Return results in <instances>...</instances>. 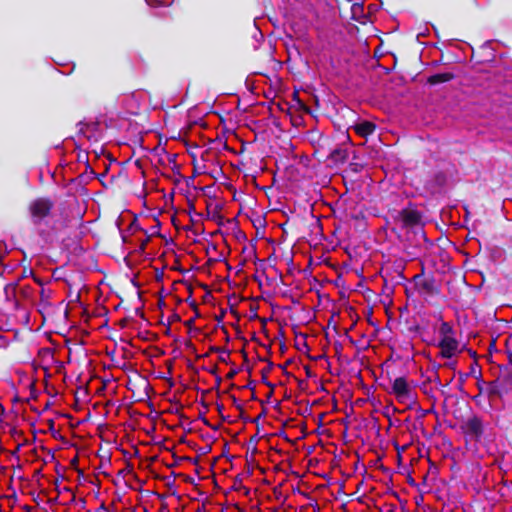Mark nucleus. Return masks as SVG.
<instances>
[{"label": "nucleus", "mask_w": 512, "mask_h": 512, "mask_svg": "<svg viewBox=\"0 0 512 512\" xmlns=\"http://www.w3.org/2000/svg\"><path fill=\"white\" fill-rule=\"evenodd\" d=\"M259 360L262 362L266 361L268 363V365L261 370V381L263 384H265L267 387L270 388V391L266 395V401H269L273 395L275 385L272 384L268 379H266V374H268L272 370V368L274 367V364H273V362H271L263 357H259Z\"/></svg>", "instance_id": "nucleus-14"}, {"label": "nucleus", "mask_w": 512, "mask_h": 512, "mask_svg": "<svg viewBox=\"0 0 512 512\" xmlns=\"http://www.w3.org/2000/svg\"><path fill=\"white\" fill-rule=\"evenodd\" d=\"M164 400H165L164 393H162V403L164 402ZM166 401L168 402L169 405L166 408L162 407V414H164V413L175 414V413H178L180 411V409L182 408V406L179 404V402H173L171 398L166 399Z\"/></svg>", "instance_id": "nucleus-19"}, {"label": "nucleus", "mask_w": 512, "mask_h": 512, "mask_svg": "<svg viewBox=\"0 0 512 512\" xmlns=\"http://www.w3.org/2000/svg\"><path fill=\"white\" fill-rule=\"evenodd\" d=\"M261 439V436H259L258 433H256L255 435L251 436L250 439H249V447H250V450H251V454L254 455L258 452V449H257V443L258 441Z\"/></svg>", "instance_id": "nucleus-25"}, {"label": "nucleus", "mask_w": 512, "mask_h": 512, "mask_svg": "<svg viewBox=\"0 0 512 512\" xmlns=\"http://www.w3.org/2000/svg\"><path fill=\"white\" fill-rule=\"evenodd\" d=\"M173 472L169 476H163L162 475V482L163 484L169 489V493L171 495L175 494V491H173V485H174V479H172Z\"/></svg>", "instance_id": "nucleus-26"}, {"label": "nucleus", "mask_w": 512, "mask_h": 512, "mask_svg": "<svg viewBox=\"0 0 512 512\" xmlns=\"http://www.w3.org/2000/svg\"><path fill=\"white\" fill-rule=\"evenodd\" d=\"M236 238L238 240H246V235L244 232H242L241 230H238L237 234H236Z\"/></svg>", "instance_id": "nucleus-55"}, {"label": "nucleus", "mask_w": 512, "mask_h": 512, "mask_svg": "<svg viewBox=\"0 0 512 512\" xmlns=\"http://www.w3.org/2000/svg\"><path fill=\"white\" fill-rule=\"evenodd\" d=\"M460 431L464 435L466 443L479 442L485 431L483 419L476 414H472L460 425Z\"/></svg>", "instance_id": "nucleus-4"}, {"label": "nucleus", "mask_w": 512, "mask_h": 512, "mask_svg": "<svg viewBox=\"0 0 512 512\" xmlns=\"http://www.w3.org/2000/svg\"><path fill=\"white\" fill-rule=\"evenodd\" d=\"M456 78V75L453 72H443V73H436L433 75H430L427 78V84L435 86L441 83H446L449 81H452Z\"/></svg>", "instance_id": "nucleus-15"}, {"label": "nucleus", "mask_w": 512, "mask_h": 512, "mask_svg": "<svg viewBox=\"0 0 512 512\" xmlns=\"http://www.w3.org/2000/svg\"><path fill=\"white\" fill-rule=\"evenodd\" d=\"M348 157L349 151L346 147L343 146L331 149L326 156V158L331 160L334 165L344 164L348 160Z\"/></svg>", "instance_id": "nucleus-10"}, {"label": "nucleus", "mask_w": 512, "mask_h": 512, "mask_svg": "<svg viewBox=\"0 0 512 512\" xmlns=\"http://www.w3.org/2000/svg\"><path fill=\"white\" fill-rule=\"evenodd\" d=\"M159 457L158 453H155L153 455L145 457L144 460H142L141 465L144 469H149L151 473L153 474L154 478H158L159 476L156 474V472L151 468L152 464L157 461Z\"/></svg>", "instance_id": "nucleus-20"}, {"label": "nucleus", "mask_w": 512, "mask_h": 512, "mask_svg": "<svg viewBox=\"0 0 512 512\" xmlns=\"http://www.w3.org/2000/svg\"><path fill=\"white\" fill-rule=\"evenodd\" d=\"M24 444H26V442H24L23 444H18V445L16 446V448L11 452V455H12V456H14V457H16L18 461H19V459H20V458H19L18 453H19V451H20L21 447H22Z\"/></svg>", "instance_id": "nucleus-44"}, {"label": "nucleus", "mask_w": 512, "mask_h": 512, "mask_svg": "<svg viewBox=\"0 0 512 512\" xmlns=\"http://www.w3.org/2000/svg\"><path fill=\"white\" fill-rule=\"evenodd\" d=\"M485 393L489 399L502 398L504 395H507L498 377L495 380L487 383Z\"/></svg>", "instance_id": "nucleus-12"}, {"label": "nucleus", "mask_w": 512, "mask_h": 512, "mask_svg": "<svg viewBox=\"0 0 512 512\" xmlns=\"http://www.w3.org/2000/svg\"><path fill=\"white\" fill-rule=\"evenodd\" d=\"M391 393L400 401L413 400V390L410 388L405 377H397L392 384Z\"/></svg>", "instance_id": "nucleus-8"}, {"label": "nucleus", "mask_w": 512, "mask_h": 512, "mask_svg": "<svg viewBox=\"0 0 512 512\" xmlns=\"http://www.w3.org/2000/svg\"><path fill=\"white\" fill-rule=\"evenodd\" d=\"M396 285H392L390 282L383 281V293H385L387 296H390L394 293Z\"/></svg>", "instance_id": "nucleus-33"}, {"label": "nucleus", "mask_w": 512, "mask_h": 512, "mask_svg": "<svg viewBox=\"0 0 512 512\" xmlns=\"http://www.w3.org/2000/svg\"><path fill=\"white\" fill-rule=\"evenodd\" d=\"M10 434L12 437L21 436L22 432L17 430L15 427L10 430Z\"/></svg>", "instance_id": "nucleus-53"}, {"label": "nucleus", "mask_w": 512, "mask_h": 512, "mask_svg": "<svg viewBox=\"0 0 512 512\" xmlns=\"http://www.w3.org/2000/svg\"><path fill=\"white\" fill-rule=\"evenodd\" d=\"M352 18L358 20L359 14L363 12V5L359 3H353L351 5Z\"/></svg>", "instance_id": "nucleus-30"}, {"label": "nucleus", "mask_w": 512, "mask_h": 512, "mask_svg": "<svg viewBox=\"0 0 512 512\" xmlns=\"http://www.w3.org/2000/svg\"><path fill=\"white\" fill-rule=\"evenodd\" d=\"M241 354L243 356L244 363H248V355L244 349L241 350Z\"/></svg>", "instance_id": "nucleus-60"}, {"label": "nucleus", "mask_w": 512, "mask_h": 512, "mask_svg": "<svg viewBox=\"0 0 512 512\" xmlns=\"http://www.w3.org/2000/svg\"><path fill=\"white\" fill-rule=\"evenodd\" d=\"M422 219V212L412 202H409L406 207L398 211L394 217V221L399 222L403 229H409V231L423 227Z\"/></svg>", "instance_id": "nucleus-2"}, {"label": "nucleus", "mask_w": 512, "mask_h": 512, "mask_svg": "<svg viewBox=\"0 0 512 512\" xmlns=\"http://www.w3.org/2000/svg\"><path fill=\"white\" fill-rule=\"evenodd\" d=\"M141 216L145 220H160V209L158 208L156 202L143 201V210L141 212Z\"/></svg>", "instance_id": "nucleus-11"}, {"label": "nucleus", "mask_w": 512, "mask_h": 512, "mask_svg": "<svg viewBox=\"0 0 512 512\" xmlns=\"http://www.w3.org/2000/svg\"><path fill=\"white\" fill-rule=\"evenodd\" d=\"M291 363H292V360L288 359L284 364H279L278 367L280 369H282L287 376H291V374L286 371L287 366L290 365Z\"/></svg>", "instance_id": "nucleus-42"}, {"label": "nucleus", "mask_w": 512, "mask_h": 512, "mask_svg": "<svg viewBox=\"0 0 512 512\" xmlns=\"http://www.w3.org/2000/svg\"><path fill=\"white\" fill-rule=\"evenodd\" d=\"M161 463H162V466L165 465L167 468H172L175 464V463H166L164 457H162Z\"/></svg>", "instance_id": "nucleus-58"}, {"label": "nucleus", "mask_w": 512, "mask_h": 512, "mask_svg": "<svg viewBox=\"0 0 512 512\" xmlns=\"http://www.w3.org/2000/svg\"><path fill=\"white\" fill-rule=\"evenodd\" d=\"M78 462H79V458L78 456L76 455L75 457H73L70 461V465L73 467V468H77V465H78Z\"/></svg>", "instance_id": "nucleus-52"}, {"label": "nucleus", "mask_w": 512, "mask_h": 512, "mask_svg": "<svg viewBox=\"0 0 512 512\" xmlns=\"http://www.w3.org/2000/svg\"><path fill=\"white\" fill-rule=\"evenodd\" d=\"M438 346L442 358H452L459 351V343L454 337L441 338Z\"/></svg>", "instance_id": "nucleus-9"}, {"label": "nucleus", "mask_w": 512, "mask_h": 512, "mask_svg": "<svg viewBox=\"0 0 512 512\" xmlns=\"http://www.w3.org/2000/svg\"><path fill=\"white\" fill-rule=\"evenodd\" d=\"M101 510H106V511H109V512H111V511H112L110 508L106 507L104 503H102V504L100 505V507L97 509V512H98V511H101Z\"/></svg>", "instance_id": "nucleus-61"}, {"label": "nucleus", "mask_w": 512, "mask_h": 512, "mask_svg": "<svg viewBox=\"0 0 512 512\" xmlns=\"http://www.w3.org/2000/svg\"><path fill=\"white\" fill-rule=\"evenodd\" d=\"M354 129L358 135L367 137L375 132L376 125L370 121H362L356 124Z\"/></svg>", "instance_id": "nucleus-16"}, {"label": "nucleus", "mask_w": 512, "mask_h": 512, "mask_svg": "<svg viewBox=\"0 0 512 512\" xmlns=\"http://www.w3.org/2000/svg\"><path fill=\"white\" fill-rule=\"evenodd\" d=\"M231 399H232L233 405H234V406L239 410V412H240L239 417H240L244 422H248L249 417H246V416L244 415V408H243V406L238 402V399H237L234 395H231Z\"/></svg>", "instance_id": "nucleus-27"}, {"label": "nucleus", "mask_w": 512, "mask_h": 512, "mask_svg": "<svg viewBox=\"0 0 512 512\" xmlns=\"http://www.w3.org/2000/svg\"><path fill=\"white\" fill-rule=\"evenodd\" d=\"M335 355L340 360L342 356L343 345L339 341L334 342Z\"/></svg>", "instance_id": "nucleus-36"}, {"label": "nucleus", "mask_w": 512, "mask_h": 512, "mask_svg": "<svg viewBox=\"0 0 512 512\" xmlns=\"http://www.w3.org/2000/svg\"><path fill=\"white\" fill-rule=\"evenodd\" d=\"M293 97H294V99H297L298 103L300 104V106H301L305 111L309 112V109H308V108H306V107L304 106V104L299 100V98H298V93H297V92H294V93H293Z\"/></svg>", "instance_id": "nucleus-54"}, {"label": "nucleus", "mask_w": 512, "mask_h": 512, "mask_svg": "<svg viewBox=\"0 0 512 512\" xmlns=\"http://www.w3.org/2000/svg\"><path fill=\"white\" fill-rule=\"evenodd\" d=\"M477 388L480 392V394L485 392V388L487 387V383H485L481 378L477 379Z\"/></svg>", "instance_id": "nucleus-39"}, {"label": "nucleus", "mask_w": 512, "mask_h": 512, "mask_svg": "<svg viewBox=\"0 0 512 512\" xmlns=\"http://www.w3.org/2000/svg\"><path fill=\"white\" fill-rule=\"evenodd\" d=\"M54 208V201L49 197H38L30 202L28 206L29 213L34 224L41 223L51 214Z\"/></svg>", "instance_id": "nucleus-5"}, {"label": "nucleus", "mask_w": 512, "mask_h": 512, "mask_svg": "<svg viewBox=\"0 0 512 512\" xmlns=\"http://www.w3.org/2000/svg\"><path fill=\"white\" fill-rule=\"evenodd\" d=\"M408 330H409L410 332H418V331L420 330V326H419L418 324H415V325H413V326H410V327L408 328Z\"/></svg>", "instance_id": "nucleus-57"}, {"label": "nucleus", "mask_w": 512, "mask_h": 512, "mask_svg": "<svg viewBox=\"0 0 512 512\" xmlns=\"http://www.w3.org/2000/svg\"><path fill=\"white\" fill-rule=\"evenodd\" d=\"M111 180H112V181H115V180H117V181H123V182H125V183L129 182V180H128V174H127V172H126V171H124L123 169H120V170H119V172H118V174H117L116 176H115V175H112Z\"/></svg>", "instance_id": "nucleus-32"}, {"label": "nucleus", "mask_w": 512, "mask_h": 512, "mask_svg": "<svg viewBox=\"0 0 512 512\" xmlns=\"http://www.w3.org/2000/svg\"><path fill=\"white\" fill-rule=\"evenodd\" d=\"M228 450H229V447H228V444L225 443L224 447H223V452H222V456H225L227 457L229 460H232L234 458V456H229L228 455Z\"/></svg>", "instance_id": "nucleus-48"}, {"label": "nucleus", "mask_w": 512, "mask_h": 512, "mask_svg": "<svg viewBox=\"0 0 512 512\" xmlns=\"http://www.w3.org/2000/svg\"><path fill=\"white\" fill-rule=\"evenodd\" d=\"M312 143L318 145V148L315 150V153H319V149H323L326 145L329 144V138L324 137L319 132H312Z\"/></svg>", "instance_id": "nucleus-17"}, {"label": "nucleus", "mask_w": 512, "mask_h": 512, "mask_svg": "<svg viewBox=\"0 0 512 512\" xmlns=\"http://www.w3.org/2000/svg\"><path fill=\"white\" fill-rule=\"evenodd\" d=\"M439 333L441 338L453 337V327L448 322H442L440 325Z\"/></svg>", "instance_id": "nucleus-22"}, {"label": "nucleus", "mask_w": 512, "mask_h": 512, "mask_svg": "<svg viewBox=\"0 0 512 512\" xmlns=\"http://www.w3.org/2000/svg\"><path fill=\"white\" fill-rule=\"evenodd\" d=\"M228 358L229 356H223V355H220L219 356V361L223 362V363H228Z\"/></svg>", "instance_id": "nucleus-62"}, {"label": "nucleus", "mask_w": 512, "mask_h": 512, "mask_svg": "<svg viewBox=\"0 0 512 512\" xmlns=\"http://www.w3.org/2000/svg\"><path fill=\"white\" fill-rule=\"evenodd\" d=\"M241 483H242V477H241V475H240V474H238V475H236V476H235V478H234V486H233V488H234L235 490H237V489H238L237 485H239V486H240V485H241Z\"/></svg>", "instance_id": "nucleus-46"}, {"label": "nucleus", "mask_w": 512, "mask_h": 512, "mask_svg": "<svg viewBox=\"0 0 512 512\" xmlns=\"http://www.w3.org/2000/svg\"><path fill=\"white\" fill-rule=\"evenodd\" d=\"M161 379H162V386H163L164 384H166V385L168 386V388H169V389L173 386V382H172V380H171L170 378H167V377H165V376H163V375H162V376H161Z\"/></svg>", "instance_id": "nucleus-45"}, {"label": "nucleus", "mask_w": 512, "mask_h": 512, "mask_svg": "<svg viewBox=\"0 0 512 512\" xmlns=\"http://www.w3.org/2000/svg\"><path fill=\"white\" fill-rule=\"evenodd\" d=\"M331 325L333 326V329L335 331H337V325L334 323V315H332L330 317V319L328 320V326H331Z\"/></svg>", "instance_id": "nucleus-56"}, {"label": "nucleus", "mask_w": 512, "mask_h": 512, "mask_svg": "<svg viewBox=\"0 0 512 512\" xmlns=\"http://www.w3.org/2000/svg\"><path fill=\"white\" fill-rule=\"evenodd\" d=\"M469 355L475 360H477V353L474 350L468 349Z\"/></svg>", "instance_id": "nucleus-59"}, {"label": "nucleus", "mask_w": 512, "mask_h": 512, "mask_svg": "<svg viewBox=\"0 0 512 512\" xmlns=\"http://www.w3.org/2000/svg\"><path fill=\"white\" fill-rule=\"evenodd\" d=\"M404 265L400 263H394L392 266L382 268L381 277L383 281L390 282L392 285H402L405 281L404 276Z\"/></svg>", "instance_id": "nucleus-7"}, {"label": "nucleus", "mask_w": 512, "mask_h": 512, "mask_svg": "<svg viewBox=\"0 0 512 512\" xmlns=\"http://www.w3.org/2000/svg\"><path fill=\"white\" fill-rule=\"evenodd\" d=\"M403 245L405 253L411 257V259H414L420 255L422 251L429 250L433 246V243L427 238L423 227H419L407 232Z\"/></svg>", "instance_id": "nucleus-1"}, {"label": "nucleus", "mask_w": 512, "mask_h": 512, "mask_svg": "<svg viewBox=\"0 0 512 512\" xmlns=\"http://www.w3.org/2000/svg\"><path fill=\"white\" fill-rule=\"evenodd\" d=\"M300 337L301 340H296V343H295V348L298 350V351H301V352H304V353H308L310 348L308 346V343H307V334L306 333H296V339Z\"/></svg>", "instance_id": "nucleus-18"}, {"label": "nucleus", "mask_w": 512, "mask_h": 512, "mask_svg": "<svg viewBox=\"0 0 512 512\" xmlns=\"http://www.w3.org/2000/svg\"><path fill=\"white\" fill-rule=\"evenodd\" d=\"M278 436L282 437L285 441L291 443V439L287 436V434L285 433L284 430H280L278 433H277Z\"/></svg>", "instance_id": "nucleus-50"}, {"label": "nucleus", "mask_w": 512, "mask_h": 512, "mask_svg": "<svg viewBox=\"0 0 512 512\" xmlns=\"http://www.w3.org/2000/svg\"><path fill=\"white\" fill-rule=\"evenodd\" d=\"M33 476H34V477H36V478L42 477V476H43V475H42V469H38V470H36V471L34 472V475H33Z\"/></svg>", "instance_id": "nucleus-63"}, {"label": "nucleus", "mask_w": 512, "mask_h": 512, "mask_svg": "<svg viewBox=\"0 0 512 512\" xmlns=\"http://www.w3.org/2000/svg\"><path fill=\"white\" fill-rule=\"evenodd\" d=\"M498 378L501 382L503 389H505V393L508 394L512 391V364L500 367V374Z\"/></svg>", "instance_id": "nucleus-13"}, {"label": "nucleus", "mask_w": 512, "mask_h": 512, "mask_svg": "<svg viewBox=\"0 0 512 512\" xmlns=\"http://www.w3.org/2000/svg\"><path fill=\"white\" fill-rule=\"evenodd\" d=\"M424 265H422L421 273L415 275L413 277V281L415 283V289L417 292L424 297H436L441 293V287L439 283L436 281L434 275L429 273L426 275L424 273Z\"/></svg>", "instance_id": "nucleus-3"}, {"label": "nucleus", "mask_w": 512, "mask_h": 512, "mask_svg": "<svg viewBox=\"0 0 512 512\" xmlns=\"http://www.w3.org/2000/svg\"><path fill=\"white\" fill-rule=\"evenodd\" d=\"M243 389H250L251 391L255 390V382L253 380H249L248 384L242 387Z\"/></svg>", "instance_id": "nucleus-51"}, {"label": "nucleus", "mask_w": 512, "mask_h": 512, "mask_svg": "<svg viewBox=\"0 0 512 512\" xmlns=\"http://www.w3.org/2000/svg\"><path fill=\"white\" fill-rule=\"evenodd\" d=\"M241 370V368H232L226 375L227 379H233Z\"/></svg>", "instance_id": "nucleus-41"}, {"label": "nucleus", "mask_w": 512, "mask_h": 512, "mask_svg": "<svg viewBox=\"0 0 512 512\" xmlns=\"http://www.w3.org/2000/svg\"><path fill=\"white\" fill-rule=\"evenodd\" d=\"M221 207L219 205H215L214 210L212 212V219L217 222L218 225L223 224V216L219 213Z\"/></svg>", "instance_id": "nucleus-31"}, {"label": "nucleus", "mask_w": 512, "mask_h": 512, "mask_svg": "<svg viewBox=\"0 0 512 512\" xmlns=\"http://www.w3.org/2000/svg\"><path fill=\"white\" fill-rule=\"evenodd\" d=\"M298 386L300 389H304V386L306 385V382L304 380L297 379Z\"/></svg>", "instance_id": "nucleus-64"}, {"label": "nucleus", "mask_w": 512, "mask_h": 512, "mask_svg": "<svg viewBox=\"0 0 512 512\" xmlns=\"http://www.w3.org/2000/svg\"><path fill=\"white\" fill-rule=\"evenodd\" d=\"M364 168V165L359 162H350L348 165V171L354 174L360 173Z\"/></svg>", "instance_id": "nucleus-28"}, {"label": "nucleus", "mask_w": 512, "mask_h": 512, "mask_svg": "<svg viewBox=\"0 0 512 512\" xmlns=\"http://www.w3.org/2000/svg\"><path fill=\"white\" fill-rule=\"evenodd\" d=\"M209 352L225 353V354H227V356L230 355V351L229 350H227L225 348L217 347V346H211L209 348Z\"/></svg>", "instance_id": "nucleus-38"}, {"label": "nucleus", "mask_w": 512, "mask_h": 512, "mask_svg": "<svg viewBox=\"0 0 512 512\" xmlns=\"http://www.w3.org/2000/svg\"><path fill=\"white\" fill-rule=\"evenodd\" d=\"M148 405L151 408V412L148 415V417L152 419V425H151L150 429L147 430V433L148 434L149 433L155 434V432H156V419L160 417V412L155 410L154 404L151 401L148 402Z\"/></svg>", "instance_id": "nucleus-21"}, {"label": "nucleus", "mask_w": 512, "mask_h": 512, "mask_svg": "<svg viewBox=\"0 0 512 512\" xmlns=\"http://www.w3.org/2000/svg\"><path fill=\"white\" fill-rule=\"evenodd\" d=\"M158 137L160 138V134H158ZM160 146V139L158 140L157 146L153 149L152 158H151V165L152 170L155 173V176H157L158 172V164H160V155L156 153L157 148ZM157 179L158 177L152 178L149 182L146 183V194L144 196L143 201L148 202H156L157 198L154 197L151 193V191H157Z\"/></svg>", "instance_id": "nucleus-6"}, {"label": "nucleus", "mask_w": 512, "mask_h": 512, "mask_svg": "<svg viewBox=\"0 0 512 512\" xmlns=\"http://www.w3.org/2000/svg\"><path fill=\"white\" fill-rule=\"evenodd\" d=\"M474 376L476 379L482 378L481 369L478 368V362L475 360L471 365L469 372L464 374V377Z\"/></svg>", "instance_id": "nucleus-23"}, {"label": "nucleus", "mask_w": 512, "mask_h": 512, "mask_svg": "<svg viewBox=\"0 0 512 512\" xmlns=\"http://www.w3.org/2000/svg\"><path fill=\"white\" fill-rule=\"evenodd\" d=\"M40 297H41L42 302H45V304L48 305L49 304L48 300L51 297V291L50 290L47 291L44 288H42L40 291Z\"/></svg>", "instance_id": "nucleus-34"}, {"label": "nucleus", "mask_w": 512, "mask_h": 512, "mask_svg": "<svg viewBox=\"0 0 512 512\" xmlns=\"http://www.w3.org/2000/svg\"><path fill=\"white\" fill-rule=\"evenodd\" d=\"M47 422H48V426H49V431L51 432L53 438L58 439L60 436H59V433L57 431H55L54 420L49 419Z\"/></svg>", "instance_id": "nucleus-37"}, {"label": "nucleus", "mask_w": 512, "mask_h": 512, "mask_svg": "<svg viewBox=\"0 0 512 512\" xmlns=\"http://www.w3.org/2000/svg\"><path fill=\"white\" fill-rule=\"evenodd\" d=\"M155 225H152L145 232L147 237H160V220L154 221Z\"/></svg>", "instance_id": "nucleus-24"}, {"label": "nucleus", "mask_w": 512, "mask_h": 512, "mask_svg": "<svg viewBox=\"0 0 512 512\" xmlns=\"http://www.w3.org/2000/svg\"><path fill=\"white\" fill-rule=\"evenodd\" d=\"M245 458H246L247 472H248V474H252L253 473L252 462L254 461V459L252 457L249 458L248 455H246Z\"/></svg>", "instance_id": "nucleus-40"}, {"label": "nucleus", "mask_w": 512, "mask_h": 512, "mask_svg": "<svg viewBox=\"0 0 512 512\" xmlns=\"http://www.w3.org/2000/svg\"><path fill=\"white\" fill-rule=\"evenodd\" d=\"M252 224H253L254 228L256 229V232H257V233H258V231H259L260 229H263V230H264V229H265V227H266V221H265V219H264L263 217H261V216H257V218H256V219L252 220Z\"/></svg>", "instance_id": "nucleus-29"}, {"label": "nucleus", "mask_w": 512, "mask_h": 512, "mask_svg": "<svg viewBox=\"0 0 512 512\" xmlns=\"http://www.w3.org/2000/svg\"><path fill=\"white\" fill-rule=\"evenodd\" d=\"M216 406H217V411H218V413H219V415H220L221 419H222L223 421H225V420H226V417L223 415L224 405H223V404H219V403H217V405H216Z\"/></svg>", "instance_id": "nucleus-47"}, {"label": "nucleus", "mask_w": 512, "mask_h": 512, "mask_svg": "<svg viewBox=\"0 0 512 512\" xmlns=\"http://www.w3.org/2000/svg\"><path fill=\"white\" fill-rule=\"evenodd\" d=\"M266 415V409L263 408L262 412L256 418H249L248 422L258 424L259 420ZM260 427L257 425V433L259 434Z\"/></svg>", "instance_id": "nucleus-35"}, {"label": "nucleus", "mask_w": 512, "mask_h": 512, "mask_svg": "<svg viewBox=\"0 0 512 512\" xmlns=\"http://www.w3.org/2000/svg\"><path fill=\"white\" fill-rule=\"evenodd\" d=\"M165 442H166V439H165V438H164V439H162V444H161L162 452H163L164 450H166V451H167V453H168V454H170V455H171V457H173L174 455L171 453V448H170V447H167V446L165 445Z\"/></svg>", "instance_id": "nucleus-49"}, {"label": "nucleus", "mask_w": 512, "mask_h": 512, "mask_svg": "<svg viewBox=\"0 0 512 512\" xmlns=\"http://www.w3.org/2000/svg\"><path fill=\"white\" fill-rule=\"evenodd\" d=\"M382 459V456H379L373 463L374 466H378V468L382 471H387V468L383 465V464H380V461Z\"/></svg>", "instance_id": "nucleus-43"}]
</instances>
